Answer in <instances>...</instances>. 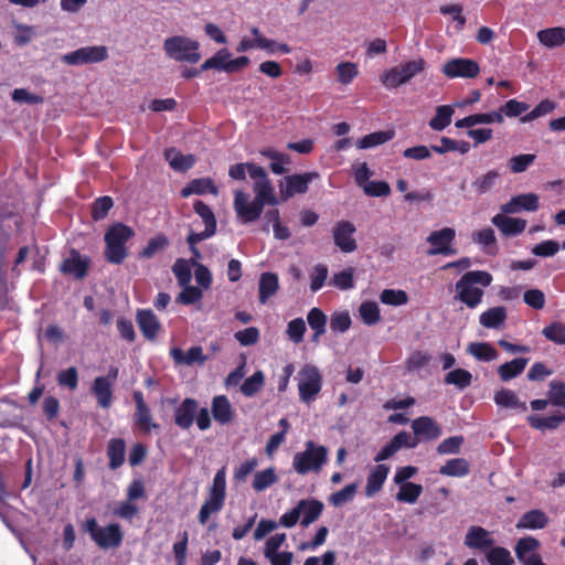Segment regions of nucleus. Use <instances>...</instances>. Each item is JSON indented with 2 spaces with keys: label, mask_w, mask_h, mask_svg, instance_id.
Segmentation results:
<instances>
[{
  "label": "nucleus",
  "mask_w": 565,
  "mask_h": 565,
  "mask_svg": "<svg viewBox=\"0 0 565 565\" xmlns=\"http://www.w3.org/2000/svg\"><path fill=\"white\" fill-rule=\"evenodd\" d=\"M254 193V200L249 201L248 193L242 190L234 192L233 207L236 216L244 224L257 221L266 204L275 206L279 203L275 194H268L264 189H259V192Z\"/></svg>",
  "instance_id": "1"
},
{
  "label": "nucleus",
  "mask_w": 565,
  "mask_h": 565,
  "mask_svg": "<svg viewBox=\"0 0 565 565\" xmlns=\"http://www.w3.org/2000/svg\"><path fill=\"white\" fill-rule=\"evenodd\" d=\"M492 281V275L484 270L467 271L456 282V299L468 308L473 309L482 302L483 290L475 285L488 287Z\"/></svg>",
  "instance_id": "2"
},
{
  "label": "nucleus",
  "mask_w": 565,
  "mask_h": 565,
  "mask_svg": "<svg viewBox=\"0 0 565 565\" xmlns=\"http://www.w3.org/2000/svg\"><path fill=\"white\" fill-rule=\"evenodd\" d=\"M135 232L131 227L124 223H116L106 231L105 241V259L114 265H120L128 256L126 243L132 238Z\"/></svg>",
  "instance_id": "3"
},
{
  "label": "nucleus",
  "mask_w": 565,
  "mask_h": 565,
  "mask_svg": "<svg viewBox=\"0 0 565 565\" xmlns=\"http://www.w3.org/2000/svg\"><path fill=\"white\" fill-rule=\"evenodd\" d=\"M226 499V468L218 469L213 478L212 486L209 488L207 497L203 502L198 520L201 524H205L211 514L218 513Z\"/></svg>",
  "instance_id": "4"
},
{
  "label": "nucleus",
  "mask_w": 565,
  "mask_h": 565,
  "mask_svg": "<svg viewBox=\"0 0 565 565\" xmlns=\"http://www.w3.org/2000/svg\"><path fill=\"white\" fill-rule=\"evenodd\" d=\"M83 531L102 550L118 548L124 541V532L118 523L99 526L95 518H88L83 524Z\"/></svg>",
  "instance_id": "5"
},
{
  "label": "nucleus",
  "mask_w": 565,
  "mask_h": 565,
  "mask_svg": "<svg viewBox=\"0 0 565 565\" xmlns=\"http://www.w3.org/2000/svg\"><path fill=\"white\" fill-rule=\"evenodd\" d=\"M166 55L177 62L195 64L201 60L200 43L184 35H173L163 41Z\"/></svg>",
  "instance_id": "6"
},
{
  "label": "nucleus",
  "mask_w": 565,
  "mask_h": 565,
  "mask_svg": "<svg viewBox=\"0 0 565 565\" xmlns=\"http://www.w3.org/2000/svg\"><path fill=\"white\" fill-rule=\"evenodd\" d=\"M298 393L299 399L305 404H310L319 395L322 388V374L313 364H305L298 372Z\"/></svg>",
  "instance_id": "7"
},
{
  "label": "nucleus",
  "mask_w": 565,
  "mask_h": 565,
  "mask_svg": "<svg viewBox=\"0 0 565 565\" xmlns=\"http://www.w3.org/2000/svg\"><path fill=\"white\" fill-rule=\"evenodd\" d=\"M328 450L323 446H316L313 441L306 444V449L294 456L292 467L299 475H306L309 471H319L327 461Z\"/></svg>",
  "instance_id": "8"
},
{
  "label": "nucleus",
  "mask_w": 565,
  "mask_h": 565,
  "mask_svg": "<svg viewBox=\"0 0 565 565\" xmlns=\"http://www.w3.org/2000/svg\"><path fill=\"white\" fill-rule=\"evenodd\" d=\"M424 67L425 61L423 58L409 61L401 66H394L385 71L381 77V82L387 88H396L423 72Z\"/></svg>",
  "instance_id": "9"
},
{
  "label": "nucleus",
  "mask_w": 565,
  "mask_h": 565,
  "mask_svg": "<svg viewBox=\"0 0 565 565\" xmlns=\"http://www.w3.org/2000/svg\"><path fill=\"white\" fill-rule=\"evenodd\" d=\"M109 56L105 45L84 46L61 56V61L67 65H86L100 63Z\"/></svg>",
  "instance_id": "10"
},
{
  "label": "nucleus",
  "mask_w": 565,
  "mask_h": 565,
  "mask_svg": "<svg viewBox=\"0 0 565 565\" xmlns=\"http://www.w3.org/2000/svg\"><path fill=\"white\" fill-rule=\"evenodd\" d=\"M89 267V257L82 255L76 248H72L68 256L61 263L60 271L76 280H83L87 276Z\"/></svg>",
  "instance_id": "11"
},
{
  "label": "nucleus",
  "mask_w": 565,
  "mask_h": 565,
  "mask_svg": "<svg viewBox=\"0 0 565 565\" xmlns=\"http://www.w3.org/2000/svg\"><path fill=\"white\" fill-rule=\"evenodd\" d=\"M540 547L541 543L536 537H521L514 545L515 556L522 565H546L539 554Z\"/></svg>",
  "instance_id": "12"
},
{
  "label": "nucleus",
  "mask_w": 565,
  "mask_h": 565,
  "mask_svg": "<svg viewBox=\"0 0 565 565\" xmlns=\"http://www.w3.org/2000/svg\"><path fill=\"white\" fill-rule=\"evenodd\" d=\"M455 237L456 232L451 227L433 231L426 239L431 245L428 255H455L456 249L451 247Z\"/></svg>",
  "instance_id": "13"
},
{
  "label": "nucleus",
  "mask_w": 565,
  "mask_h": 565,
  "mask_svg": "<svg viewBox=\"0 0 565 565\" xmlns=\"http://www.w3.org/2000/svg\"><path fill=\"white\" fill-rule=\"evenodd\" d=\"M480 72V67L477 62L470 58H452L449 60L443 66V73L448 78L463 77V78H475L478 76Z\"/></svg>",
  "instance_id": "14"
},
{
  "label": "nucleus",
  "mask_w": 565,
  "mask_h": 565,
  "mask_svg": "<svg viewBox=\"0 0 565 565\" xmlns=\"http://www.w3.org/2000/svg\"><path fill=\"white\" fill-rule=\"evenodd\" d=\"M132 398L136 405L134 419L138 428L145 434H149L152 429H159V424L152 422L151 411L145 401L143 393L135 391Z\"/></svg>",
  "instance_id": "15"
},
{
  "label": "nucleus",
  "mask_w": 565,
  "mask_h": 565,
  "mask_svg": "<svg viewBox=\"0 0 565 565\" xmlns=\"http://www.w3.org/2000/svg\"><path fill=\"white\" fill-rule=\"evenodd\" d=\"M356 228L350 221H339L332 231L335 246L343 253H352L358 248L356 241L353 237Z\"/></svg>",
  "instance_id": "16"
},
{
  "label": "nucleus",
  "mask_w": 565,
  "mask_h": 565,
  "mask_svg": "<svg viewBox=\"0 0 565 565\" xmlns=\"http://www.w3.org/2000/svg\"><path fill=\"white\" fill-rule=\"evenodd\" d=\"M463 543L470 550L487 552L494 545V540L491 533L484 527L472 525L468 529Z\"/></svg>",
  "instance_id": "17"
},
{
  "label": "nucleus",
  "mask_w": 565,
  "mask_h": 565,
  "mask_svg": "<svg viewBox=\"0 0 565 565\" xmlns=\"http://www.w3.org/2000/svg\"><path fill=\"white\" fill-rule=\"evenodd\" d=\"M199 402L192 397L184 398L174 409V423L181 429H189L194 423Z\"/></svg>",
  "instance_id": "18"
},
{
  "label": "nucleus",
  "mask_w": 565,
  "mask_h": 565,
  "mask_svg": "<svg viewBox=\"0 0 565 565\" xmlns=\"http://www.w3.org/2000/svg\"><path fill=\"white\" fill-rule=\"evenodd\" d=\"M137 324L142 335L152 341L157 338L161 323L151 309H138L136 313Z\"/></svg>",
  "instance_id": "19"
},
{
  "label": "nucleus",
  "mask_w": 565,
  "mask_h": 565,
  "mask_svg": "<svg viewBox=\"0 0 565 565\" xmlns=\"http://www.w3.org/2000/svg\"><path fill=\"white\" fill-rule=\"evenodd\" d=\"M539 195L535 193L519 194L501 206L502 212L514 214L521 211L534 212L539 210Z\"/></svg>",
  "instance_id": "20"
},
{
  "label": "nucleus",
  "mask_w": 565,
  "mask_h": 565,
  "mask_svg": "<svg viewBox=\"0 0 565 565\" xmlns=\"http://www.w3.org/2000/svg\"><path fill=\"white\" fill-rule=\"evenodd\" d=\"M317 172H306L302 174H292L286 178V189L281 191L282 198L286 200L295 194H302L308 191L309 183L318 178Z\"/></svg>",
  "instance_id": "21"
},
{
  "label": "nucleus",
  "mask_w": 565,
  "mask_h": 565,
  "mask_svg": "<svg viewBox=\"0 0 565 565\" xmlns=\"http://www.w3.org/2000/svg\"><path fill=\"white\" fill-rule=\"evenodd\" d=\"M170 355L179 365H193L195 363L202 365L207 360L202 347L199 345L191 347L186 352L174 347L170 350Z\"/></svg>",
  "instance_id": "22"
},
{
  "label": "nucleus",
  "mask_w": 565,
  "mask_h": 565,
  "mask_svg": "<svg viewBox=\"0 0 565 565\" xmlns=\"http://www.w3.org/2000/svg\"><path fill=\"white\" fill-rule=\"evenodd\" d=\"M412 429L418 437L435 440L441 435L440 426L429 416H420L412 422Z\"/></svg>",
  "instance_id": "23"
},
{
  "label": "nucleus",
  "mask_w": 565,
  "mask_h": 565,
  "mask_svg": "<svg viewBox=\"0 0 565 565\" xmlns=\"http://www.w3.org/2000/svg\"><path fill=\"white\" fill-rule=\"evenodd\" d=\"M298 509L302 519L301 526L307 527L320 518L323 511V503L317 499H302L298 503Z\"/></svg>",
  "instance_id": "24"
},
{
  "label": "nucleus",
  "mask_w": 565,
  "mask_h": 565,
  "mask_svg": "<svg viewBox=\"0 0 565 565\" xmlns=\"http://www.w3.org/2000/svg\"><path fill=\"white\" fill-rule=\"evenodd\" d=\"M508 312L505 307H492L479 316V323L487 329L501 330L505 326Z\"/></svg>",
  "instance_id": "25"
},
{
  "label": "nucleus",
  "mask_w": 565,
  "mask_h": 565,
  "mask_svg": "<svg viewBox=\"0 0 565 565\" xmlns=\"http://www.w3.org/2000/svg\"><path fill=\"white\" fill-rule=\"evenodd\" d=\"M390 472V467L379 463L367 476L365 486V495L372 498L383 488V484Z\"/></svg>",
  "instance_id": "26"
},
{
  "label": "nucleus",
  "mask_w": 565,
  "mask_h": 565,
  "mask_svg": "<svg viewBox=\"0 0 565 565\" xmlns=\"http://www.w3.org/2000/svg\"><path fill=\"white\" fill-rule=\"evenodd\" d=\"M527 424L537 430H555L565 423V413H555L550 416L530 415L526 418Z\"/></svg>",
  "instance_id": "27"
},
{
  "label": "nucleus",
  "mask_w": 565,
  "mask_h": 565,
  "mask_svg": "<svg viewBox=\"0 0 565 565\" xmlns=\"http://www.w3.org/2000/svg\"><path fill=\"white\" fill-rule=\"evenodd\" d=\"M492 223L508 236L518 235L524 232L526 221L522 218H514L502 214H497L492 217Z\"/></svg>",
  "instance_id": "28"
},
{
  "label": "nucleus",
  "mask_w": 565,
  "mask_h": 565,
  "mask_svg": "<svg viewBox=\"0 0 565 565\" xmlns=\"http://www.w3.org/2000/svg\"><path fill=\"white\" fill-rule=\"evenodd\" d=\"M90 393L95 396L99 407H110L113 403V385L109 384L107 379L97 376L92 384Z\"/></svg>",
  "instance_id": "29"
},
{
  "label": "nucleus",
  "mask_w": 565,
  "mask_h": 565,
  "mask_svg": "<svg viewBox=\"0 0 565 565\" xmlns=\"http://www.w3.org/2000/svg\"><path fill=\"white\" fill-rule=\"evenodd\" d=\"M211 413L213 418L221 425L230 424L233 419L232 405L225 395L213 397Z\"/></svg>",
  "instance_id": "30"
},
{
  "label": "nucleus",
  "mask_w": 565,
  "mask_h": 565,
  "mask_svg": "<svg viewBox=\"0 0 565 565\" xmlns=\"http://www.w3.org/2000/svg\"><path fill=\"white\" fill-rule=\"evenodd\" d=\"M107 457L109 459L108 467L116 470L125 462L126 443L122 438H111L107 444Z\"/></svg>",
  "instance_id": "31"
},
{
  "label": "nucleus",
  "mask_w": 565,
  "mask_h": 565,
  "mask_svg": "<svg viewBox=\"0 0 565 565\" xmlns=\"http://www.w3.org/2000/svg\"><path fill=\"white\" fill-rule=\"evenodd\" d=\"M205 193L217 194V188L211 178L194 179L182 188L180 192L182 198H189L192 194L203 195Z\"/></svg>",
  "instance_id": "32"
},
{
  "label": "nucleus",
  "mask_w": 565,
  "mask_h": 565,
  "mask_svg": "<svg viewBox=\"0 0 565 565\" xmlns=\"http://www.w3.org/2000/svg\"><path fill=\"white\" fill-rule=\"evenodd\" d=\"M548 524V516L539 509L525 512L518 521V529L541 530Z\"/></svg>",
  "instance_id": "33"
},
{
  "label": "nucleus",
  "mask_w": 565,
  "mask_h": 565,
  "mask_svg": "<svg viewBox=\"0 0 565 565\" xmlns=\"http://www.w3.org/2000/svg\"><path fill=\"white\" fill-rule=\"evenodd\" d=\"M247 172L254 180V192H259V189H264L266 193L275 194L274 186L268 178L266 170L263 167L247 162Z\"/></svg>",
  "instance_id": "34"
},
{
  "label": "nucleus",
  "mask_w": 565,
  "mask_h": 565,
  "mask_svg": "<svg viewBox=\"0 0 565 565\" xmlns=\"http://www.w3.org/2000/svg\"><path fill=\"white\" fill-rule=\"evenodd\" d=\"M307 322L313 331L311 341L318 343L320 341V337L326 333L328 322L327 315L320 308L315 307L308 311Z\"/></svg>",
  "instance_id": "35"
},
{
  "label": "nucleus",
  "mask_w": 565,
  "mask_h": 565,
  "mask_svg": "<svg viewBox=\"0 0 565 565\" xmlns=\"http://www.w3.org/2000/svg\"><path fill=\"white\" fill-rule=\"evenodd\" d=\"M279 289L278 276L275 273H263L258 282V298L260 303H266Z\"/></svg>",
  "instance_id": "36"
},
{
  "label": "nucleus",
  "mask_w": 565,
  "mask_h": 565,
  "mask_svg": "<svg viewBox=\"0 0 565 565\" xmlns=\"http://www.w3.org/2000/svg\"><path fill=\"white\" fill-rule=\"evenodd\" d=\"M503 120L504 119H503V116L501 115V113L492 111V113H484V114H472L462 119L457 120L455 126L457 128H466V127L470 128V127H473L479 124H492V122L502 124Z\"/></svg>",
  "instance_id": "37"
},
{
  "label": "nucleus",
  "mask_w": 565,
  "mask_h": 565,
  "mask_svg": "<svg viewBox=\"0 0 565 565\" xmlns=\"http://www.w3.org/2000/svg\"><path fill=\"white\" fill-rule=\"evenodd\" d=\"M537 39L547 47L561 46L565 43V28L555 26L541 30L537 32Z\"/></svg>",
  "instance_id": "38"
},
{
  "label": "nucleus",
  "mask_w": 565,
  "mask_h": 565,
  "mask_svg": "<svg viewBox=\"0 0 565 565\" xmlns=\"http://www.w3.org/2000/svg\"><path fill=\"white\" fill-rule=\"evenodd\" d=\"M494 402L497 405L504 408H514L520 412L527 409L526 403L519 399L516 394L511 390L502 388L494 395Z\"/></svg>",
  "instance_id": "39"
},
{
  "label": "nucleus",
  "mask_w": 565,
  "mask_h": 565,
  "mask_svg": "<svg viewBox=\"0 0 565 565\" xmlns=\"http://www.w3.org/2000/svg\"><path fill=\"white\" fill-rule=\"evenodd\" d=\"M527 364V359L516 358L505 362L498 367V374L503 382H508L520 375Z\"/></svg>",
  "instance_id": "40"
},
{
  "label": "nucleus",
  "mask_w": 565,
  "mask_h": 565,
  "mask_svg": "<svg viewBox=\"0 0 565 565\" xmlns=\"http://www.w3.org/2000/svg\"><path fill=\"white\" fill-rule=\"evenodd\" d=\"M164 157L169 161L171 168L175 171L184 172L191 169L195 162L192 154H183L174 149H167Z\"/></svg>",
  "instance_id": "41"
},
{
  "label": "nucleus",
  "mask_w": 565,
  "mask_h": 565,
  "mask_svg": "<svg viewBox=\"0 0 565 565\" xmlns=\"http://www.w3.org/2000/svg\"><path fill=\"white\" fill-rule=\"evenodd\" d=\"M169 244V238L163 233H159L151 237L146 247L139 252V258L151 259L156 254L163 252Z\"/></svg>",
  "instance_id": "42"
},
{
  "label": "nucleus",
  "mask_w": 565,
  "mask_h": 565,
  "mask_svg": "<svg viewBox=\"0 0 565 565\" xmlns=\"http://www.w3.org/2000/svg\"><path fill=\"white\" fill-rule=\"evenodd\" d=\"M470 472V465L465 458H454L440 467L439 473L448 477H465Z\"/></svg>",
  "instance_id": "43"
},
{
  "label": "nucleus",
  "mask_w": 565,
  "mask_h": 565,
  "mask_svg": "<svg viewBox=\"0 0 565 565\" xmlns=\"http://www.w3.org/2000/svg\"><path fill=\"white\" fill-rule=\"evenodd\" d=\"M454 113L450 105L438 106L435 116L429 120V127L435 131H443L451 124Z\"/></svg>",
  "instance_id": "44"
},
{
  "label": "nucleus",
  "mask_w": 565,
  "mask_h": 565,
  "mask_svg": "<svg viewBox=\"0 0 565 565\" xmlns=\"http://www.w3.org/2000/svg\"><path fill=\"white\" fill-rule=\"evenodd\" d=\"M395 136L394 130L375 131L371 132L356 142L359 149H369L380 145H383L392 140Z\"/></svg>",
  "instance_id": "45"
},
{
  "label": "nucleus",
  "mask_w": 565,
  "mask_h": 565,
  "mask_svg": "<svg viewBox=\"0 0 565 565\" xmlns=\"http://www.w3.org/2000/svg\"><path fill=\"white\" fill-rule=\"evenodd\" d=\"M475 243L481 245L487 254L494 255L498 252L494 231L491 227L480 230L472 235Z\"/></svg>",
  "instance_id": "46"
},
{
  "label": "nucleus",
  "mask_w": 565,
  "mask_h": 565,
  "mask_svg": "<svg viewBox=\"0 0 565 565\" xmlns=\"http://www.w3.org/2000/svg\"><path fill=\"white\" fill-rule=\"evenodd\" d=\"M468 352L477 360L484 362L494 361L499 356L498 351L488 342L470 343Z\"/></svg>",
  "instance_id": "47"
},
{
  "label": "nucleus",
  "mask_w": 565,
  "mask_h": 565,
  "mask_svg": "<svg viewBox=\"0 0 565 565\" xmlns=\"http://www.w3.org/2000/svg\"><path fill=\"white\" fill-rule=\"evenodd\" d=\"M500 173L497 170H489L484 174L477 178L471 186L478 195L489 192L499 181Z\"/></svg>",
  "instance_id": "48"
},
{
  "label": "nucleus",
  "mask_w": 565,
  "mask_h": 565,
  "mask_svg": "<svg viewBox=\"0 0 565 565\" xmlns=\"http://www.w3.org/2000/svg\"><path fill=\"white\" fill-rule=\"evenodd\" d=\"M423 493V487L419 483L406 482L404 484H399L398 492L396 493V500L398 502L415 503L420 494Z\"/></svg>",
  "instance_id": "49"
},
{
  "label": "nucleus",
  "mask_w": 565,
  "mask_h": 565,
  "mask_svg": "<svg viewBox=\"0 0 565 565\" xmlns=\"http://www.w3.org/2000/svg\"><path fill=\"white\" fill-rule=\"evenodd\" d=\"M445 384L455 385L459 390H465L471 385L472 375L465 369H455L448 372L444 379Z\"/></svg>",
  "instance_id": "50"
},
{
  "label": "nucleus",
  "mask_w": 565,
  "mask_h": 565,
  "mask_svg": "<svg viewBox=\"0 0 565 565\" xmlns=\"http://www.w3.org/2000/svg\"><path fill=\"white\" fill-rule=\"evenodd\" d=\"M278 481V477L276 475L275 468L270 467L258 471L254 476L253 480V489L257 492H262L276 483Z\"/></svg>",
  "instance_id": "51"
},
{
  "label": "nucleus",
  "mask_w": 565,
  "mask_h": 565,
  "mask_svg": "<svg viewBox=\"0 0 565 565\" xmlns=\"http://www.w3.org/2000/svg\"><path fill=\"white\" fill-rule=\"evenodd\" d=\"M487 561L490 565H513L514 559L510 551L502 546H492L487 551Z\"/></svg>",
  "instance_id": "52"
},
{
  "label": "nucleus",
  "mask_w": 565,
  "mask_h": 565,
  "mask_svg": "<svg viewBox=\"0 0 565 565\" xmlns=\"http://www.w3.org/2000/svg\"><path fill=\"white\" fill-rule=\"evenodd\" d=\"M557 107V103L551 99L541 100L530 113L521 117L522 122H530L540 117L553 113Z\"/></svg>",
  "instance_id": "53"
},
{
  "label": "nucleus",
  "mask_w": 565,
  "mask_h": 565,
  "mask_svg": "<svg viewBox=\"0 0 565 565\" xmlns=\"http://www.w3.org/2000/svg\"><path fill=\"white\" fill-rule=\"evenodd\" d=\"M338 82L342 85H349L359 75V68L355 63L341 62L335 66Z\"/></svg>",
  "instance_id": "54"
},
{
  "label": "nucleus",
  "mask_w": 565,
  "mask_h": 565,
  "mask_svg": "<svg viewBox=\"0 0 565 565\" xmlns=\"http://www.w3.org/2000/svg\"><path fill=\"white\" fill-rule=\"evenodd\" d=\"M194 212L203 220L205 228L216 232L217 222L212 209L201 200L193 203Z\"/></svg>",
  "instance_id": "55"
},
{
  "label": "nucleus",
  "mask_w": 565,
  "mask_h": 565,
  "mask_svg": "<svg viewBox=\"0 0 565 565\" xmlns=\"http://www.w3.org/2000/svg\"><path fill=\"white\" fill-rule=\"evenodd\" d=\"M547 397L553 406L565 409V382L553 380L548 384Z\"/></svg>",
  "instance_id": "56"
},
{
  "label": "nucleus",
  "mask_w": 565,
  "mask_h": 565,
  "mask_svg": "<svg viewBox=\"0 0 565 565\" xmlns=\"http://www.w3.org/2000/svg\"><path fill=\"white\" fill-rule=\"evenodd\" d=\"M363 322L367 326H374L381 320L379 305L374 301H364L359 308Z\"/></svg>",
  "instance_id": "57"
},
{
  "label": "nucleus",
  "mask_w": 565,
  "mask_h": 565,
  "mask_svg": "<svg viewBox=\"0 0 565 565\" xmlns=\"http://www.w3.org/2000/svg\"><path fill=\"white\" fill-rule=\"evenodd\" d=\"M232 56L227 49H220L212 57L202 63V70H218L226 72V64Z\"/></svg>",
  "instance_id": "58"
},
{
  "label": "nucleus",
  "mask_w": 565,
  "mask_h": 565,
  "mask_svg": "<svg viewBox=\"0 0 565 565\" xmlns=\"http://www.w3.org/2000/svg\"><path fill=\"white\" fill-rule=\"evenodd\" d=\"M57 384L61 387H66L70 391H75L78 386V371L75 366H70L62 370L56 375Z\"/></svg>",
  "instance_id": "59"
},
{
  "label": "nucleus",
  "mask_w": 565,
  "mask_h": 565,
  "mask_svg": "<svg viewBox=\"0 0 565 565\" xmlns=\"http://www.w3.org/2000/svg\"><path fill=\"white\" fill-rule=\"evenodd\" d=\"M354 269L352 267L345 268L335 273L330 281V285L339 288L340 290H348L354 287Z\"/></svg>",
  "instance_id": "60"
},
{
  "label": "nucleus",
  "mask_w": 565,
  "mask_h": 565,
  "mask_svg": "<svg viewBox=\"0 0 565 565\" xmlns=\"http://www.w3.org/2000/svg\"><path fill=\"white\" fill-rule=\"evenodd\" d=\"M264 385V374L262 371H256L253 375L247 377L241 386V392L247 397L254 396Z\"/></svg>",
  "instance_id": "61"
},
{
  "label": "nucleus",
  "mask_w": 565,
  "mask_h": 565,
  "mask_svg": "<svg viewBox=\"0 0 565 565\" xmlns=\"http://www.w3.org/2000/svg\"><path fill=\"white\" fill-rule=\"evenodd\" d=\"M307 327L302 318H296L288 322L286 333L291 342L299 344L303 341Z\"/></svg>",
  "instance_id": "62"
},
{
  "label": "nucleus",
  "mask_w": 565,
  "mask_h": 565,
  "mask_svg": "<svg viewBox=\"0 0 565 565\" xmlns=\"http://www.w3.org/2000/svg\"><path fill=\"white\" fill-rule=\"evenodd\" d=\"M542 334L555 344L565 345V323L553 322L542 330Z\"/></svg>",
  "instance_id": "63"
},
{
  "label": "nucleus",
  "mask_w": 565,
  "mask_h": 565,
  "mask_svg": "<svg viewBox=\"0 0 565 565\" xmlns=\"http://www.w3.org/2000/svg\"><path fill=\"white\" fill-rule=\"evenodd\" d=\"M172 271L180 286H185L191 281V266L186 259L178 258L172 266Z\"/></svg>",
  "instance_id": "64"
}]
</instances>
